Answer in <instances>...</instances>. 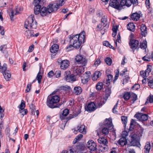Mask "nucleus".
I'll return each instance as SVG.
<instances>
[{"label": "nucleus", "instance_id": "72a5a7b5", "mask_svg": "<svg viewBox=\"0 0 153 153\" xmlns=\"http://www.w3.org/2000/svg\"><path fill=\"white\" fill-rule=\"evenodd\" d=\"M74 92L76 94L78 95L82 92V89L79 86L75 87L74 89Z\"/></svg>", "mask_w": 153, "mask_h": 153}, {"label": "nucleus", "instance_id": "8fccbe9b", "mask_svg": "<svg viewBox=\"0 0 153 153\" xmlns=\"http://www.w3.org/2000/svg\"><path fill=\"white\" fill-rule=\"evenodd\" d=\"M6 4V0H0V7L5 6Z\"/></svg>", "mask_w": 153, "mask_h": 153}, {"label": "nucleus", "instance_id": "f8f14e48", "mask_svg": "<svg viewBox=\"0 0 153 153\" xmlns=\"http://www.w3.org/2000/svg\"><path fill=\"white\" fill-rule=\"evenodd\" d=\"M77 130H76L75 129H72V130L74 134H76L78 131L83 134H86V131L85 129V126L84 125H79L77 126Z\"/></svg>", "mask_w": 153, "mask_h": 153}, {"label": "nucleus", "instance_id": "ea45409f", "mask_svg": "<svg viewBox=\"0 0 153 153\" xmlns=\"http://www.w3.org/2000/svg\"><path fill=\"white\" fill-rule=\"evenodd\" d=\"M3 75L5 79L7 81H8L11 77V74L8 73V71H6V72L3 74Z\"/></svg>", "mask_w": 153, "mask_h": 153}, {"label": "nucleus", "instance_id": "423d86ee", "mask_svg": "<svg viewBox=\"0 0 153 153\" xmlns=\"http://www.w3.org/2000/svg\"><path fill=\"white\" fill-rule=\"evenodd\" d=\"M77 64L73 65L72 66V71L75 76L80 75L84 71V67L83 66H78Z\"/></svg>", "mask_w": 153, "mask_h": 153}, {"label": "nucleus", "instance_id": "a211bd4d", "mask_svg": "<svg viewBox=\"0 0 153 153\" xmlns=\"http://www.w3.org/2000/svg\"><path fill=\"white\" fill-rule=\"evenodd\" d=\"M85 110L87 111L91 112L95 110V104L93 102L89 103L85 108Z\"/></svg>", "mask_w": 153, "mask_h": 153}, {"label": "nucleus", "instance_id": "680f3d73", "mask_svg": "<svg viewBox=\"0 0 153 153\" xmlns=\"http://www.w3.org/2000/svg\"><path fill=\"white\" fill-rule=\"evenodd\" d=\"M118 101L116 104L114 106V108L112 109V111L113 113L114 114H117L118 112L115 110L116 109H117L118 105Z\"/></svg>", "mask_w": 153, "mask_h": 153}, {"label": "nucleus", "instance_id": "79ce46f5", "mask_svg": "<svg viewBox=\"0 0 153 153\" xmlns=\"http://www.w3.org/2000/svg\"><path fill=\"white\" fill-rule=\"evenodd\" d=\"M140 48L141 49H145L147 46V42L146 41H143L142 43H140L139 46Z\"/></svg>", "mask_w": 153, "mask_h": 153}, {"label": "nucleus", "instance_id": "1a4fd4ad", "mask_svg": "<svg viewBox=\"0 0 153 153\" xmlns=\"http://www.w3.org/2000/svg\"><path fill=\"white\" fill-rule=\"evenodd\" d=\"M139 42L138 40L133 39L130 40L129 43L130 48L132 50L133 52L135 49L138 50L139 48Z\"/></svg>", "mask_w": 153, "mask_h": 153}, {"label": "nucleus", "instance_id": "cd10ccee", "mask_svg": "<svg viewBox=\"0 0 153 153\" xmlns=\"http://www.w3.org/2000/svg\"><path fill=\"white\" fill-rule=\"evenodd\" d=\"M0 51L3 53H7V54L5 55V56L7 57L8 56V52L6 50L7 49V45H2L0 47Z\"/></svg>", "mask_w": 153, "mask_h": 153}, {"label": "nucleus", "instance_id": "412c9836", "mask_svg": "<svg viewBox=\"0 0 153 153\" xmlns=\"http://www.w3.org/2000/svg\"><path fill=\"white\" fill-rule=\"evenodd\" d=\"M40 13L42 16H45L50 14V12L48 10L47 8L43 7L41 9Z\"/></svg>", "mask_w": 153, "mask_h": 153}, {"label": "nucleus", "instance_id": "b1692460", "mask_svg": "<svg viewBox=\"0 0 153 153\" xmlns=\"http://www.w3.org/2000/svg\"><path fill=\"white\" fill-rule=\"evenodd\" d=\"M118 143L119 145L123 146L126 145L127 141L126 138L122 137L118 140Z\"/></svg>", "mask_w": 153, "mask_h": 153}, {"label": "nucleus", "instance_id": "5701e85b", "mask_svg": "<svg viewBox=\"0 0 153 153\" xmlns=\"http://www.w3.org/2000/svg\"><path fill=\"white\" fill-rule=\"evenodd\" d=\"M141 34L143 36H145L147 34V28L144 25H142L140 27Z\"/></svg>", "mask_w": 153, "mask_h": 153}, {"label": "nucleus", "instance_id": "e2e57ef3", "mask_svg": "<svg viewBox=\"0 0 153 153\" xmlns=\"http://www.w3.org/2000/svg\"><path fill=\"white\" fill-rule=\"evenodd\" d=\"M151 68L152 66L151 65L148 66L147 68L145 71L146 72V74H149V73L151 71Z\"/></svg>", "mask_w": 153, "mask_h": 153}, {"label": "nucleus", "instance_id": "f704fd0d", "mask_svg": "<svg viewBox=\"0 0 153 153\" xmlns=\"http://www.w3.org/2000/svg\"><path fill=\"white\" fill-rule=\"evenodd\" d=\"M98 140L99 143L105 145H106L108 143L107 140L104 138H100L98 139Z\"/></svg>", "mask_w": 153, "mask_h": 153}, {"label": "nucleus", "instance_id": "603ef678", "mask_svg": "<svg viewBox=\"0 0 153 153\" xmlns=\"http://www.w3.org/2000/svg\"><path fill=\"white\" fill-rule=\"evenodd\" d=\"M125 74H126L127 75L128 74V71L126 68H125L120 72V75L122 76Z\"/></svg>", "mask_w": 153, "mask_h": 153}, {"label": "nucleus", "instance_id": "6e6d98bb", "mask_svg": "<svg viewBox=\"0 0 153 153\" xmlns=\"http://www.w3.org/2000/svg\"><path fill=\"white\" fill-rule=\"evenodd\" d=\"M140 75L143 77V78H145L149 76V74H146V72L144 71H141L140 72Z\"/></svg>", "mask_w": 153, "mask_h": 153}, {"label": "nucleus", "instance_id": "c85d7f7f", "mask_svg": "<svg viewBox=\"0 0 153 153\" xmlns=\"http://www.w3.org/2000/svg\"><path fill=\"white\" fill-rule=\"evenodd\" d=\"M7 68V65L6 64L4 63L3 64L2 66L0 65V72L2 73L3 74L6 72Z\"/></svg>", "mask_w": 153, "mask_h": 153}, {"label": "nucleus", "instance_id": "a878e982", "mask_svg": "<svg viewBox=\"0 0 153 153\" xmlns=\"http://www.w3.org/2000/svg\"><path fill=\"white\" fill-rule=\"evenodd\" d=\"M140 17V15L139 14L137 13H135L131 14V19L133 20L137 21L139 20Z\"/></svg>", "mask_w": 153, "mask_h": 153}, {"label": "nucleus", "instance_id": "2f4dec72", "mask_svg": "<svg viewBox=\"0 0 153 153\" xmlns=\"http://www.w3.org/2000/svg\"><path fill=\"white\" fill-rule=\"evenodd\" d=\"M151 149V145L149 142L146 143L144 149V152L145 153H149Z\"/></svg>", "mask_w": 153, "mask_h": 153}, {"label": "nucleus", "instance_id": "c756f323", "mask_svg": "<svg viewBox=\"0 0 153 153\" xmlns=\"http://www.w3.org/2000/svg\"><path fill=\"white\" fill-rule=\"evenodd\" d=\"M130 98L131 102L133 103L137 100V96L134 93H131V94Z\"/></svg>", "mask_w": 153, "mask_h": 153}, {"label": "nucleus", "instance_id": "f3484780", "mask_svg": "<svg viewBox=\"0 0 153 153\" xmlns=\"http://www.w3.org/2000/svg\"><path fill=\"white\" fill-rule=\"evenodd\" d=\"M25 35L27 39L30 38L31 37H37L39 35V33H36L35 34H34V32L33 30H29L25 31Z\"/></svg>", "mask_w": 153, "mask_h": 153}, {"label": "nucleus", "instance_id": "9b49d317", "mask_svg": "<svg viewBox=\"0 0 153 153\" xmlns=\"http://www.w3.org/2000/svg\"><path fill=\"white\" fill-rule=\"evenodd\" d=\"M134 117L139 121H145L147 120L148 116L147 114L138 113L135 115Z\"/></svg>", "mask_w": 153, "mask_h": 153}, {"label": "nucleus", "instance_id": "a18cd8bd", "mask_svg": "<svg viewBox=\"0 0 153 153\" xmlns=\"http://www.w3.org/2000/svg\"><path fill=\"white\" fill-rule=\"evenodd\" d=\"M128 75V74L125 76V78L123 79L122 82L123 85H124L126 83L128 82V81L130 79V77Z\"/></svg>", "mask_w": 153, "mask_h": 153}, {"label": "nucleus", "instance_id": "4c0bfd02", "mask_svg": "<svg viewBox=\"0 0 153 153\" xmlns=\"http://www.w3.org/2000/svg\"><path fill=\"white\" fill-rule=\"evenodd\" d=\"M77 152L83 150L85 149V146L82 144H79L75 147Z\"/></svg>", "mask_w": 153, "mask_h": 153}, {"label": "nucleus", "instance_id": "c9c22d12", "mask_svg": "<svg viewBox=\"0 0 153 153\" xmlns=\"http://www.w3.org/2000/svg\"><path fill=\"white\" fill-rule=\"evenodd\" d=\"M143 131V129H142L140 128L139 129L136 133H135V134L136 135V137L139 139L140 137H141L142 135Z\"/></svg>", "mask_w": 153, "mask_h": 153}, {"label": "nucleus", "instance_id": "39448f33", "mask_svg": "<svg viewBox=\"0 0 153 153\" xmlns=\"http://www.w3.org/2000/svg\"><path fill=\"white\" fill-rule=\"evenodd\" d=\"M104 126L102 130L103 134L106 135L109 132V129L112 127V122L111 119H106L104 122Z\"/></svg>", "mask_w": 153, "mask_h": 153}, {"label": "nucleus", "instance_id": "13d9d810", "mask_svg": "<svg viewBox=\"0 0 153 153\" xmlns=\"http://www.w3.org/2000/svg\"><path fill=\"white\" fill-rule=\"evenodd\" d=\"M69 113V110L68 109H65L62 114V115L63 117H65L67 116Z\"/></svg>", "mask_w": 153, "mask_h": 153}, {"label": "nucleus", "instance_id": "0eeeda50", "mask_svg": "<svg viewBox=\"0 0 153 153\" xmlns=\"http://www.w3.org/2000/svg\"><path fill=\"white\" fill-rule=\"evenodd\" d=\"M136 136L134 132H133L130 135L131 137L130 143L131 146L140 147L141 145L139 141V139L136 137Z\"/></svg>", "mask_w": 153, "mask_h": 153}, {"label": "nucleus", "instance_id": "aec40b11", "mask_svg": "<svg viewBox=\"0 0 153 153\" xmlns=\"http://www.w3.org/2000/svg\"><path fill=\"white\" fill-rule=\"evenodd\" d=\"M132 4L131 1L129 0H121L120 2V5L121 7L126 6L129 7Z\"/></svg>", "mask_w": 153, "mask_h": 153}, {"label": "nucleus", "instance_id": "7ed1b4c3", "mask_svg": "<svg viewBox=\"0 0 153 153\" xmlns=\"http://www.w3.org/2000/svg\"><path fill=\"white\" fill-rule=\"evenodd\" d=\"M60 98L57 95L48 97L47 101V105L49 107L54 108L56 107V104L60 100Z\"/></svg>", "mask_w": 153, "mask_h": 153}, {"label": "nucleus", "instance_id": "bb28decb", "mask_svg": "<svg viewBox=\"0 0 153 153\" xmlns=\"http://www.w3.org/2000/svg\"><path fill=\"white\" fill-rule=\"evenodd\" d=\"M65 80L67 82H74L76 81V79L74 76L70 74L65 76Z\"/></svg>", "mask_w": 153, "mask_h": 153}, {"label": "nucleus", "instance_id": "09e8293b", "mask_svg": "<svg viewBox=\"0 0 153 153\" xmlns=\"http://www.w3.org/2000/svg\"><path fill=\"white\" fill-rule=\"evenodd\" d=\"M115 75L114 76V79L113 80L114 82L116 81V80L118 79V77L119 75V72L118 70H116L115 71Z\"/></svg>", "mask_w": 153, "mask_h": 153}, {"label": "nucleus", "instance_id": "3c124183", "mask_svg": "<svg viewBox=\"0 0 153 153\" xmlns=\"http://www.w3.org/2000/svg\"><path fill=\"white\" fill-rule=\"evenodd\" d=\"M105 61L106 63L109 65H110L112 63L111 59L109 57H107L105 59Z\"/></svg>", "mask_w": 153, "mask_h": 153}, {"label": "nucleus", "instance_id": "052dcab7", "mask_svg": "<svg viewBox=\"0 0 153 153\" xmlns=\"http://www.w3.org/2000/svg\"><path fill=\"white\" fill-rule=\"evenodd\" d=\"M25 104L24 101L23 100H22L21 103L20 105V109H24L25 107Z\"/></svg>", "mask_w": 153, "mask_h": 153}, {"label": "nucleus", "instance_id": "37998d69", "mask_svg": "<svg viewBox=\"0 0 153 153\" xmlns=\"http://www.w3.org/2000/svg\"><path fill=\"white\" fill-rule=\"evenodd\" d=\"M19 112L20 115H22V117L25 114H26L28 112L27 110V109H21L19 110Z\"/></svg>", "mask_w": 153, "mask_h": 153}, {"label": "nucleus", "instance_id": "473e14b6", "mask_svg": "<svg viewBox=\"0 0 153 153\" xmlns=\"http://www.w3.org/2000/svg\"><path fill=\"white\" fill-rule=\"evenodd\" d=\"M101 75V73L99 71H96L94 73V76L92 78V79L94 80H96Z\"/></svg>", "mask_w": 153, "mask_h": 153}, {"label": "nucleus", "instance_id": "58836bf2", "mask_svg": "<svg viewBox=\"0 0 153 153\" xmlns=\"http://www.w3.org/2000/svg\"><path fill=\"white\" fill-rule=\"evenodd\" d=\"M121 119L124 125V126L125 127L127 122V117L126 116H123L121 117Z\"/></svg>", "mask_w": 153, "mask_h": 153}, {"label": "nucleus", "instance_id": "5fc2aeb1", "mask_svg": "<svg viewBox=\"0 0 153 153\" xmlns=\"http://www.w3.org/2000/svg\"><path fill=\"white\" fill-rule=\"evenodd\" d=\"M151 58L148 55H146L142 58V59L145 61H150L151 60Z\"/></svg>", "mask_w": 153, "mask_h": 153}, {"label": "nucleus", "instance_id": "e433bc0d", "mask_svg": "<svg viewBox=\"0 0 153 153\" xmlns=\"http://www.w3.org/2000/svg\"><path fill=\"white\" fill-rule=\"evenodd\" d=\"M111 93V88L109 87L106 88L105 91V97L108 98L110 95Z\"/></svg>", "mask_w": 153, "mask_h": 153}, {"label": "nucleus", "instance_id": "69168bd1", "mask_svg": "<svg viewBox=\"0 0 153 153\" xmlns=\"http://www.w3.org/2000/svg\"><path fill=\"white\" fill-rule=\"evenodd\" d=\"M140 88V85L138 84H136L133 85L132 87V89L134 90H137Z\"/></svg>", "mask_w": 153, "mask_h": 153}, {"label": "nucleus", "instance_id": "de8ad7c7", "mask_svg": "<svg viewBox=\"0 0 153 153\" xmlns=\"http://www.w3.org/2000/svg\"><path fill=\"white\" fill-rule=\"evenodd\" d=\"M40 74L41 72L40 71H39L36 76V79H37L38 83L39 84L41 83V80L42 77V76L40 75Z\"/></svg>", "mask_w": 153, "mask_h": 153}, {"label": "nucleus", "instance_id": "864d4df0", "mask_svg": "<svg viewBox=\"0 0 153 153\" xmlns=\"http://www.w3.org/2000/svg\"><path fill=\"white\" fill-rule=\"evenodd\" d=\"M148 101H149L150 103L153 102V96L151 95L148 97L147 101L145 102V104H147Z\"/></svg>", "mask_w": 153, "mask_h": 153}, {"label": "nucleus", "instance_id": "0e129e2a", "mask_svg": "<svg viewBox=\"0 0 153 153\" xmlns=\"http://www.w3.org/2000/svg\"><path fill=\"white\" fill-rule=\"evenodd\" d=\"M101 63V61L100 59L98 58L97 59L96 61L94 64L96 66H98Z\"/></svg>", "mask_w": 153, "mask_h": 153}, {"label": "nucleus", "instance_id": "338daca9", "mask_svg": "<svg viewBox=\"0 0 153 153\" xmlns=\"http://www.w3.org/2000/svg\"><path fill=\"white\" fill-rule=\"evenodd\" d=\"M128 133L126 131H123L122 133V137L126 138V137L128 136Z\"/></svg>", "mask_w": 153, "mask_h": 153}, {"label": "nucleus", "instance_id": "9d476101", "mask_svg": "<svg viewBox=\"0 0 153 153\" xmlns=\"http://www.w3.org/2000/svg\"><path fill=\"white\" fill-rule=\"evenodd\" d=\"M75 59L76 61L79 64H81V65L85 66L87 64V60L85 58H83L81 55H79L76 56Z\"/></svg>", "mask_w": 153, "mask_h": 153}, {"label": "nucleus", "instance_id": "6ab92c4d", "mask_svg": "<svg viewBox=\"0 0 153 153\" xmlns=\"http://www.w3.org/2000/svg\"><path fill=\"white\" fill-rule=\"evenodd\" d=\"M69 62L67 60L62 61L60 63V68L62 69L65 70L69 66Z\"/></svg>", "mask_w": 153, "mask_h": 153}, {"label": "nucleus", "instance_id": "4d7b16f0", "mask_svg": "<svg viewBox=\"0 0 153 153\" xmlns=\"http://www.w3.org/2000/svg\"><path fill=\"white\" fill-rule=\"evenodd\" d=\"M113 77V76L112 75L109 74L107 76L108 79H107L106 81V83L108 84L110 82V81L111 80L112 78Z\"/></svg>", "mask_w": 153, "mask_h": 153}, {"label": "nucleus", "instance_id": "393cba45", "mask_svg": "<svg viewBox=\"0 0 153 153\" xmlns=\"http://www.w3.org/2000/svg\"><path fill=\"white\" fill-rule=\"evenodd\" d=\"M59 48V45L57 44H54L52 45L50 49V51L51 53H55L58 51Z\"/></svg>", "mask_w": 153, "mask_h": 153}, {"label": "nucleus", "instance_id": "c03bdc74", "mask_svg": "<svg viewBox=\"0 0 153 153\" xmlns=\"http://www.w3.org/2000/svg\"><path fill=\"white\" fill-rule=\"evenodd\" d=\"M103 84L102 83L100 82L98 83L96 86V88L97 90H100L102 88Z\"/></svg>", "mask_w": 153, "mask_h": 153}, {"label": "nucleus", "instance_id": "dca6fc26", "mask_svg": "<svg viewBox=\"0 0 153 153\" xmlns=\"http://www.w3.org/2000/svg\"><path fill=\"white\" fill-rule=\"evenodd\" d=\"M109 5L114 8L118 9L120 5L117 0H111L110 1Z\"/></svg>", "mask_w": 153, "mask_h": 153}, {"label": "nucleus", "instance_id": "6e6552de", "mask_svg": "<svg viewBox=\"0 0 153 153\" xmlns=\"http://www.w3.org/2000/svg\"><path fill=\"white\" fill-rule=\"evenodd\" d=\"M102 26L104 27V29L106 30L109 27V24L107 21V17L106 16H103L101 19V25L100 24L97 26L98 28L101 29Z\"/></svg>", "mask_w": 153, "mask_h": 153}, {"label": "nucleus", "instance_id": "4be33fe9", "mask_svg": "<svg viewBox=\"0 0 153 153\" xmlns=\"http://www.w3.org/2000/svg\"><path fill=\"white\" fill-rule=\"evenodd\" d=\"M104 98H99L96 100L95 102L97 105V106L98 107H100L103 105L106 102Z\"/></svg>", "mask_w": 153, "mask_h": 153}, {"label": "nucleus", "instance_id": "4468645a", "mask_svg": "<svg viewBox=\"0 0 153 153\" xmlns=\"http://www.w3.org/2000/svg\"><path fill=\"white\" fill-rule=\"evenodd\" d=\"M90 74L89 72H86L83 75V76H81V81L82 83L85 84L88 81L89 79Z\"/></svg>", "mask_w": 153, "mask_h": 153}, {"label": "nucleus", "instance_id": "a19ab883", "mask_svg": "<svg viewBox=\"0 0 153 153\" xmlns=\"http://www.w3.org/2000/svg\"><path fill=\"white\" fill-rule=\"evenodd\" d=\"M130 97H131V94L128 92L125 93L123 96V98L126 101L128 100L130 98Z\"/></svg>", "mask_w": 153, "mask_h": 153}, {"label": "nucleus", "instance_id": "20e7f679", "mask_svg": "<svg viewBox=\"0 0 153 153\" xmlns=\"http://www.w3.org/2000/svg\"><path fill=\"white\" fill-rule=\"evenodd\" d=\"M46 0H34L33 4L35 6L34 8V13L37 15L40 13L41 5H43L45 2Z\"/></svg>", "mask_w": 153, "mask_h": 153}, {"label": "nucleus", "instance_id": "bf43d9fd", "mask_svg": "<svg viewBox=\"0 0 153 153\" xmlns=\"http://www.w3.org/2000/svg\"><path fill=\"white\" fill-rule=\"evenodd\" d=\"M148 84L150 88H153V79L148 81Z\"/></svg>", "mask_w": 153, "mask_h": 153}, {"label": "nucleus", "instance_id": "2eb2a0df", "mask_svg": "<svg viewBox=\"0 0 153 153\" xmlns=\"http://www.w3.org/2000/svg\"><path fill=\"white\" fill-rule=\"evenodd\" d=\"M47 8L50 13L52 12L57 11L59 8L58 5L55 4H50L48 6Z\"/></svg>", "mask_w": 153, "mask_h": 153}, {"label": "nucleus", "instance_id": "49530a36", "mask_svg": "<svg viewBox=\"0 0 153 153\" xmlns=\"http://www.w3.org/2000/svg\"><path fill=\"white\" fill-rule=\"evenodd\" d=\"M56 4L58 5V7L59 6H62L64 4V0H56Z\"/></svg>", "mask_w": 153, "mask_h": 153}, {"label": "nucleus", "instance_id": "774afa93", "mask_svg": "<svg viewBox=\"0 0 153 153\" xmlns=\"http://www.w3.org/2000/svg\"><path fill=\"white\" fill-rule=\"evenodd\" d=\"M55 75L56 77H59L60 76L61 72L59 71H56L55 73Z\"/></svg>", "mask_w": 153, "mask_h": 153}, {"label": "nucleus", "instance_id": "f257e3e1", "mask_svg": "<svg viewBox=\"0 0 153 153\" xmlns=\"http://www.w3.org/2000/svg\"><path fill=\"white\" fill-rule=\"evenodd\" d=\"M85 32L82 31L79 35L77 34L71 36L69 47H73L76 49H78L82 43L85 42Z\"/></svg>", "mask_w": 153, "mask_h": 153}, {"label": "nucleus", "instance_id": "7c9ffc66", "mask_svg": "<svg viewBox=\"0 0 153 153\" xmlns=\"http://www.w3.org/2000/svg\"><path fill=\"white\" fill-rule=\"evenodd\" d=\"M127 28L128 30L132 31L135 30V26L133 23H130L127 25Z\"/></svg>", "mask_w": 153, "mask_h": 153}, {"label": "nucleus", "instance_id": "ddd939ff", "mask_svg": "<svg viewBox=\"0 0 153 153\" xmlns=\"http://www.w3.org/2000/svg\"><path fill=\"white\" fill-rule=\"evenodd\" d=\"M88 148L91 150L95 151L96 149L97 145L92 140H89L87 144Z\"/></svg>", "mask_w": 153, "mask_h": 153}, {"label": "nucleus", "instance_id": "f03ea898", "mask_svg": "<svg viewBox=\"0 0 153 153\" xmlns=\"http://www.w3.org/2000/svg\"><path fill=\"white\" fill-rule=\"evenodd\" d=\"M37 26V22L32 15L29 16L25 22V27L27 29H35Z\"/></svg>", "mask_w": 153, "mask_h": 153}]
</instances>
